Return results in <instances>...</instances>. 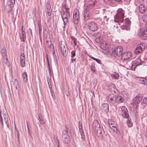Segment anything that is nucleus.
<instances>
[{
  "label": "nucleus",
  "instance_id": "f257e3e1",
  "mask_svg": "<svg viewBox=\"0 0 147 147\" xmlns=\"http://www.w3.org/2000/svg\"><path fill=\"white\" fill-rule=\"evenodd\" d=\"M124 11L121 9H119L117 11L116 15L114 16L115 22L121 23L124 17Z\"/></svg>",
  "mask_w": 147,
  "mask_h": 147
},
{
  "label": "nucleus",
  "instance_id": "f03ea898",
  "mask_svg": "<svg viewBox=\"0 0 147 147\" xmlns=\"http://www.w3.org/2000/svg\"><path fill=\"white\" fill-rule=\"evenodd\" d=\"M59 46L60 47L61 52L64 56L67 55V48L65 43L62 41L59 42Z\"/></svg>",
  "mask_w": 147,
  "mask_h": 147
},
{
  "label": "nucleus",
  "instance_id": "7ed1b4c3",
  "mask_svg": "<svg viewBox=\"0 0 147 147\" xmlns=\"http://www.w3.org/2000/svg\"><path fill=\"white\" fill-rule=\"evenodd\" d=\"M88 26L89 29L92 31H96L98 28L97 24L93 21L88 22Z\"/></svg>",
  "mask_w": 147,
  "mask_h": 147
},
{
  "label": "nucleus",
  "instance_id": "20e7f679",
  "mask_svg": "<svg viewBox=\"0 0 147 147\" xmlns=\"http://www.w3.org/2000/svg\"><path fill=\"white\" fill-rule=\"evenodd\" d=\"M80 18L79 11L77 9H75L73 13L74 22L75 24H77Z\"/></svg>",
  "mask_w": 147,
  "mask_h": 147
},
{
  "label": "nucleus",
  "instance_id": "39448f33",
  "mask_svg": "<svg viewBox=\"0 0 147 147\" xmlns=\"http://www.w3.org/2000/svg\"><path fill=\"white\" fill-rule=\"evenodd\" d=\"M124 24L121 25V28L122 30L125 29L126 30H129L130 28L131 23L130 21L129 18H126L124 20Z\"/></svg>",
  "mask_w": 147,
  "mask_h": 147
},
{
  "label": "nucleus",
  "instance_id": "423d86ee",
  "mask_svg": "<svg viewBox=\"0 0 147 147\" xmlns=\"http://www.w3.org/2000/svg\"><path fill=\"white\" fill-rule=\"evenodd\" d=\"M61 15L64 25L63 28H65V25L68 22V16H70V15L69 16L67 12L64 11L61 13Z\"/></svg>",
  "mask_w": 147,
  "mask_h": 147
},
{
  "label": "nucleus",
  "instance_id": "0eeeda50",
  "mask_svg": "<svg viewBox=\"0 0 147 147\" xmlns=\"http://www.w3.org/2000/svg\"><path fill=\"white\" fill-rule=\"evenodd\" d=\"M68 131L67 129L63 131L62 138L63 139H64V141L66 143H68L70 141L69 136L68 134Z\"/></svg>",
  "mask_w": 147,
  "mask_h": 147
},
{
  "label": "nucleus",
  "instance_id": "6e6552de",
  "mask_svg": "<svg viewBox=\"0 0 147 147\" xmlns=\"http://www.w3.org/2000/svg\"><path fill=\"white\" fill-rule=\"evenodd\" d=\"M132 56V53L130 51L124 52L122 55L121 59L123 61L127 60Z\"/></svg>",
  "mask_w": 147,
  "mask_h": 147
},
{
  "label": "nucleus",
  "instance_id": "1a4fd4ad",
  "mask_svg": "<svg viewBox=\"0 0 147 147\" xmlns=\"http://www.w3.org/2000/svg\"><path fill=\"white\" fill-rule=\"evenodd\" d=\"M83 19L86 23L89 20L91 19V16L89 11H86L84 9V12L82 13Z\"/></svg>",
  "mask_w": 147,
  "mask_h": 147
},
{
  "label": "nucleus",
  "instance_id": "9d476101",
  "mask_svg": "<svg viewBox=\"0 0 147 147\" xmlns=\"http://www.w3.org/2000/svg\"><path fill=\"white\" fill-rule=\"evenodd\" d=\"M142 97L141 95H137L134 99L132 104L134 105L138 104L140 102V100H142Z\"/></svg>",
  "mask_w": 147,
  "mask_h": 147
},
{
  "label": "nucleus",
  "instance_id": "9b49d317",
  "mask_svg": "<svg viewBox=\"0 0 147 147\" xmlns=\"http://www.w3.org/2000/svg\"><path fill=\"white\" fill-rule=\"evenodd\" d=\"M114 52L117 56H120L123 52L122 47L121 46H117L114 50Z\"/></svg>",
  "mask_w": 147,
  "mask_h": 147
},
{
  "label": "nucleus",
  "instance_id": "f8f14e48",
  "mask_svg": "<svg viewBox=\"0 0 147 147\" xmlns=\"http://www.w3.org/2000/svg\"><path fill=\"white\" fill-rule=\"evenodd\" d=\"M46 7L47 15L50 16L51 15L52 9H51V5L50 1H48L46 4Z\"/></svg>",
  "mask_w": 147,
  "mask_h": 147
},
{
  "label": "nucleus",
  "instance_id": "ddd939ff",
  "mask_svg": "<svg viewBox=\"0 0 147 147\" xmlns=\"http://www.w3.org/2000/svg\"><path fill=\"white\" fill-rule=\"evenodd\" d=\"M15 3V0H9L7 3V7L9 11H11Z\"/></svg>",
  "mask_w": 147,
  "mask_h": 147
},
{
  "label": "nucleus",
  "instance_id": "4468645a",
  "mask_svg": "<svg viewBox=\"0 0 147 147\" xmlns=\"http://www.w3.org/2000/svg\"><path fill=\"white\" fill-rule=\"evenodd\" d=\"M1 53L2 54V55L3 57L4 60V62L6 63L8 59L7 58V51L5 48H3L1 51Z\"/></svg>",
  "mask_w": 147,
  "mask_h": 147
},
{
  "label": "nucleus",
  "instance_id": "2eb2a0df",
  "mask_svg": "<svg viewBox=\"0 0 147 147\" xmlns=\"http://www.w3.org/2000/svg\"><path fill=\"white\" fill-rule=\"evenodd\" d=\"M21 65L22 67H24L26 65L25 57L24 53H22L20 55Z\"/></svg>",
  "mask_w": 147,
  "mask_h": 147
},
{
  "label": "nucleus",
  "instance_id": "dca6fc26",
  "mask_svg": "<svg viewBox=\"0 0 147 147\" xmlns=\"http://www.w3.org/2000/svg\"><path fill=\"white\" fill-rule=\"evenodd\" d=\"M96 134L98 137L100 139H102L103 135L102 133V128L101 127L96 129Z\"/></svg>",
  "mask_w": 147,
  "mask_h": 147
},
{
  "label": "nucleus",
  "instance_id": "f3484780",
  "mask_svg": "<svg viewBox=\"0 0 147 147\" xmlns=\"http://www.w3.org/2000/svg\"><path fill=\"white\" fill-rule=\"evenodd\" d=\"M141 37L144 40L147 39V30H141Z\"/></svg>",
  "mask_w": 147,
  "mask_h": 147
},
{
  "label": "nucleus",
  "instance_id": "a211bd4d",
  "mask_svg": "<svg viewBox=\"0 0 147 147\" xmlns=\"http://www.w3.org/2000/svg\"><path fill=\"white\" fill-rule=\"evenodd\" d=\"M94 5V3L88 5L84 9L86 11H89V12L90 13L92 9L93 8Z\"/></svg>",
  "mask_w": 147,
  "mask_h": 147
},
{
  "label": "nucleus",
  "instance_id": "6ab92c4d",
  "mask_svg": "<svg viewBox=\"0 0 147 147\" xmlns=\"http://www.w3.org/2000/svg\"><path fill=\"white\" fill-rule=\"evenodd\" d=\"M102 109L105 112H107L109 110V104L107 103H103L102 105Z\"/></svg>",
  "mask_w": 147,
  "mask_h": 147
},
{
  "label": "nucleus",
  "instance_id": "aec40b11",
  "mask_svg": "<svg viewBox=\"0 0 147 147\" xmlns=\"http://www.w3.org/2000/svg\"><path fill=\"white\" fill-rule=\"evenodd\" d=\"M139 9L141 13H144L146 11V7L143 5L140 4L139 6Z\"/></svg>",
  "mask_w": 147,
  "mask_h": 147
},
{
  "label": "nucleus",
  "instance_id": "412c9836",
  "mask_svg": "<svg viewBox=\"0 0 147 147\" xmlns=\"http://www.w3.org/2000/svg\"><path fill=\"white\" fill-rule=\"evenodd\" d=\"M115 100L116 103H120L122 102L123 100L122 96H117L115 97Z\"/></svg>",
  "mask_w": 147,
  "mask_h": 147
},
{
  "label": "nucleus",
  "instance_id": "4be33fe9",
  "mask_svg": "<svg viewBox=\"0 0 147 147\" xmlns=\"http://www.w3.org/2000/svg\"><path fill=\"white\" fill-rule=\"evenodd\" d=\"M109 45L106 42L101 43L100 44V47L101 48L104 50H106L109 47Z\"/></svg>",
  "mask_w": 147,
  "mask_h": 147
},
{
  "label": "nucleus",
  "instance_id": "5701e85b",
  "mask_svg": "<svg viewBox=\"0 0 147 147\" xmlns=\"http://www.w3.org/2000/svg\"><path fill=\"white\" fill-rule=\"evenodd\" d=\"M79 131L81 136V138L83 140H84L85 139V136L84 133L83 131V129H82V126H79Z\"/></svg>",
  "mask_w": 147,
  "mask_h": 147
},
{
  "label": "nucleus",
  "instance_id": "b1692460",
  "mask_svg": "<svg viewBox=\"0 0 147 147\" xmlns=\"http://www.w3.org/2000/svg\"><path fill=\"white\" fill-rule=\"evenodd\" d=\"M8 116V115H6L5 113L4 112L3 113V117L4 118V121L7 127H9V125Z\"/></svg>",
  "mask_w": 147,
  "mask_h": 147
},
{
  "label": "nucleus",
  "instance_id": "393cba45",
  "mask_svg": "<svg viewBox=\"0 0 147 147\" xmlns=\"http://www.w3.org/2000/svg\"><path fill=\"white\" fill-rule=\"evenodd\" d=\"M127 64V65H129L130 67L131 68L132 70H135V69L136 67L138 65H133L134 62H131L130 61H128Z\"/></svg>",
  "mask_w": 147,
  "mask_h": 147
},
{
  "label": "nucleus",
  "instance_id": "a878e982",
  "mask_svg": "<svg viewBox=\"0 0 147 147\" xmlns=\"http://www.w3.org/2000/svg\"><path fill=\"white\" fill-rule=\"evenodd\" d=\"M93 127L95 129L98 128L100 127L98 122L96 120H94L93 122Z\"/></svg>",
  "mask_w": 147,
  "mask_h": 147
},
{
  "label": "nucleus",
  "instance_id": "bb28decb",
  "mask_svg": "<svg viewBox=\"0 0 147 147\" xmlns=\"http://www.w3.org/2000/svg\"><path fill=\"white\" fill-rule=\"evenodd\" d=\"M111 75L112 79H118L119 77V74L116 72H114L113 74H111Z\"/></svg>",
  "mask_w": 147,
  "mask_h": 147
},
{
  "label": "nucleus",
  "instance_id": "cd10ccee",
  "mask_svg": "<svg viewBox=\"0 0 147 147\" xmlns=\"http://www.w3.org/2000/svg\"><path fill=\"white\" fill-rule=\"evenodd\" d=\"M22 77L24 81V82H27L28 81V76L26 72H24L22 73Z\"/></svg>",
  "mask_w": 147,
  "mask_h": 147
},
{
  "label": "nucleus",
  "instance_id": "c85d7f7f",
  "mask_svg": "<svg viewBox=\"0 0 147 147\" xmlns=\"http://www.w3.org/2000/svg\"><path fill=\"white\" fill-rule=\"evenodd\" d=\"M142 51V48L140 46L137 47L135 51V53L136 54H138Z\"/></svg>",
  "mask_w": 147,
  "mask_h": 147
},
{
  "label": "nucleus",
  "instance_id": "c756f323",
  "mask_svg": "<svg viewBox=\"0 0 147 147\" xmlns=\"http://www.w3.org/2000/svg\"><path fill=\"white\" fill-rule=\"evenodd\" d=\"M139 80L140 81V83L142 84H144L146 85V83H147V80L146 79L144 78H140Z\"/></svg>",
  "mask_w": 147,
  "mask_h": 147
},
{
  "label": "nucleus",
  "instance_id": "7c9ffc66",
  "mask_svg": "<svg viewBox=\"0 0 147 147\" xmlns=\"http://www.w3.org/2000/svg\"><path fill=\"white\" fill-rule=\"evenodd\" d=\"M25 33H20V38L22 42H24L26 38V36L25 34Z\"/></svg>",
  "mask_w": 147,
  "mask_h": 147
},
{
  "label": "nucleus",
  "instance_id": "2f4dec72",
  "mask_svg": "<svg viewBox=\"0 0 147 147\" xmlns=\"http://www.w3.org/2000/svg\"><path fill=\"white\" fill-rule=\"evenodd\" d=\"M102 40V38L101 37L100 35L99 36L95 39V41L98 43H100Z\"/></svg>",
  "mask_w": 147,
  "mask_h": 147
},
{
  "label": "nucleus",
  "instance_id": "473e14b6",
  "mask_svg": "<svg viewBox=\"0 0 147 147\" xmlns=\"http://www.w3.org/2000/svg\"><path fill=\"white\" fill-rule=\"evenodd\" d=\"M127 124L129 127H131L132 126V122L130 119H128L127 121Z\"/></svg>",
  "mask_w": 147,
  "mask_h": 147
},
{
  "label": "nucleus",
  "instance_id": "72a5a7b5",
  "mask_svg": "<svg viewBox=\"0 0 147 147\" xmlns=\"http://www.w3.org/2000/svg\"><path fill=\"white\" fill-rule=\"evenodd\" d=\"M121 110L123 113L127 112H128L127 108L124 106H122L121 107Z\"/></svg>",
  "mask_w": 147,
  "mask_h": 147
},
{
  "label": "nucleus",
  "instance_id": "f704fd0d",
  "mask_svg": "<svg viewBox=\"0 0 147 147\" xmlns=\"http://www.w3.org/2000/svg\"><path fill=\"white\" fill-rule=\"evenodd\" d=\"M91 70L92 71H94L96 70L95 67V64L94 63H92L91 64V66L90 67Z\"/></svg>",
  "mask_w": 147,
  "mask_h": 147
},
{
  "label": "nucleus",
  "instance_id": "c9c22d12",
  "mask_svg": "<svg viewBox=\"0 0 147 147\" xmlns=\"http://www.w3.org/2000/svg\"><path fill=\"white\" fill-rule=\"evenodd\" d=\"M63 7L66 10V12H67V13L68 14V15L69 16V9L65 5H64L63 6Z\"/></svg>",
  "mask_w": 147,
  "mask_h": 147
},
{
  "label": "nucleus",
  "instance_id": "e433bc0d",
  "mask_svg": "<svg viewBox=\"0 0 147 147\" xmlns=\"http://www.w3.org/2000/svg\"><path fill=\"white\" fill-rule=\"evenodd\" d=\"M114 98V96L113 94H110L107 97L108 100L110 102L112 100V98Z\"/></svg>",
  "mask_w": 147,
  "mask_h": 147
},
{
  "label": "nucleus",
  "instance_id": "4c0bfd02",
  "mask_svg": "<svg viewBox=\"0 0 147 147\" xmlns=\"http://www.w3.org/2000/svg\"><path fill=\"white\" fill-rule=\"evenodd\" d=\"M89 57L90 58L92 59H93L94 60H95L98 63H100L101 61L100 60H99V59L95 58L94 57H91V56H89Z\"/></svg>",
  "mask_w": 147,
  "mask_h": 147
},
{
  "label": "nucleus",
  "instance_id": "58836bf2",
  "mask_svg": "<svg viewBox=\"0 0 147 147\" xmlns=\"http://www.w3.org/2000/svg\"><path fill=\"white\" fill-rule=\"evenodd\" d=\"M127 112L123 113L122 114L123 117L124 118H127L129 116V115L127 114Z\"/></svg>",
  "mask_w": 147,
  "mask_h": 147
},
{
  "label": "nucleus",
  "instance_id": "ea45409f",
  "mask_svg": "<svg viewBox=\"0 0 147 147\" xmlns=\"http://www.w3.org/2000/svg\"><path fill=\"white\" fill-rule=\"evenodd\" d=\"M114 123V121L110 119L108 120V123L110 126L112 125Z\"/></svg>",
  "mask_w": 147,
  "mask_h": 147
},
{
  "label": "nucleus",
  "instance_id": "a19ab883",
  "mask_svg": "<svg viewBox=\"0 0 147 147\" xmlns=\"http://www.w3.org/2000/svg\"><path fill=\"white\" fill-rule=\"evenodd\" d=\"M39 117V119H40L39 121L40 123L41 124H43L45 122V121H44L43 119H42L41 118H40V117L38 116Z\"/></svg>",
  "mask_w": 147,
  "mask_h": 147
},
{
  "label": "nucleus",
  "instance_id": "79ce46f5",
  "mask_svg": "<svg viewBox=\"0 0 147 147\" xmlns=\"http://www.w3.org/2000/svg\"><path fill=\"white\" fill-rule=\"evenodd\" d=\"M110 127L111 128L112 127V129H113V130L114 131H117V128L115 126H113L112 125H110Z\"/></svg>",
  "mask_w": 147,
  "mask_h": 147
},
{
  "label": "nucleus",
  "instance_id": "37998d69",
  "mask_svg": "<svg viewBox=\"0 0 147 147\" xmlns=\"http://www.w3.org/2000/svg\"><path fill=\"white\" fill-rule=\"evenodd\" d=\"M75 51H72L71 52V57L72 58H73L75 56Z\"/></svg>",
  "mask_w": 147,
  "mask_h": 147
},
{
  "label": "nucleus",
  "instance_id": "c03bdc74",
  "mask_svg": "<svg viewBox=\"0 0 147 147\" xmlns=\"http://www.w3.org/2000/svg\"><path fill=\"white\" fill-rule=\"evenodd\" d=\"M110 102L113 104L116 103V101H115V97L114 96V98H112V100L110 101Z\"/></svg>",
  "mask_w": 147,
  "mask_h": 147
},
{
  "label": "nucleus",
  "instance_id": "a18cd8bd",
  "mask_svg": "<svg viewBox=\"0 0 147 147\" xmlns=\"http://www.w3.org/2000/svg\"><path fill=\"white\" fill-rule=\"evenodd\" d=\"M47 42V46L48 47H50L51 46L52 43L51 42H49L48 41V40H47L46 41Z\"/></svg>",
  "mask_w": 147,
  "mask_h": 147
},
{
  "label": "nucleus",
  "instance_id": "49530a36",
  "mask_svg": "<svg viewBox=\"0 0 147 147\" xmlns=\"http://www.w3.org/2000/svg\"><path fill=\"white\" fill-rule=\"evenodd\" d=\"M143 102L144 104L147 103V98L146 97L144 98L143 100Z\"/></svg>",
  "mask_w": 147,
  "mask_h": 147
},
{
  "label": "nucleus",
  "instance_id": "de8ad7c7",
  "mask_svg": "<svg viewBox=\"0 0 147 147\" xmlns=\"http://www.w3.org/2000/svg\"><path fill=\"white\" fill-rule=\"evenodd\" d=\"M76 61V59L72 58L71 59V62L73 63L74 62H75Z\"/></svg>",
  "mask_w": 147,
  "mask_h": 147
},
{
  "label": "nucleus",
  "instance_id": "09e8293b",
  "mask_svg": "<svg viewBox=\"0 0 147 147\" xmlns=\"http://www.w3.org/2000/svg\"><path fill=\"white\" fill-rule=\"evenodd\" d=\"M39 34H40V40H41V35H40V32H41V30H40V29H39Z\"/></svg>",
  "mask_w": 147,
  "mask_h": 147
},
{
  "label": "nucleus",
  "instance_id": "8fccbe9b",
  "mask_svg": "<svg viewBox=\"0 0 147 147\" xmlns=\"http://www.w3.org/2000/svg\"><path fill=\"white\" fill-rule=\"evenodd\" d=\"M48 84H49V88H52V86L51 84H50V83L49 82H48Z\"/></svg>",
  "mask_w": 147,
  "mask_h": 147
},
{
  "label": "nucleus",
  "instance_id": "3c124183",
  "mask_svg": "<svg viewBox=\"0 0 147 147\" xmlns=\"http://www.w3.org/2000/svg\"><path fill=\"white\" fill-rule=\"evenodd\" d=\"M51 95H52V97H53V98H54L55 96H54V94L53 92L52 93H51Z\"/></svg>",
  "mask_w": 147,
  "mask_h": 147
},
{
  "label": "nucleus",
  "instance_id": "603ef678",
  "mask_svg": "<svg viewBox=\"0 0 147 147\" xmlns=\"http://www.w3.org/2000/svg\"><path fill=\"white\" fill-rule=\"evenodd\" d=\"M20 33H25V32L24 31V29H23V30L21 29V32H20Z\"/></svg>",
  "mask_w": 147,
  "mask_h": 147
},
{
  "label": "nucleus",
  "instance_id": "864d4df0",
  "mask_svg": "<svg viewBox=\"0 0 147 147\" xmlns=\"http://www.w3.org/2000/svg\"><path fill=\"white\" fill-rule=\"evenodd\" d=\"M124 0L126 2H129L131 0Z\"/></svg>",
  "mask_w": 147,
  "mask_h": 147
},
{
  "label": "nucleus",
  "instance_id": "5fc2aeb1",
  "mask_svg": "<svg viewBox=\"0 0 147 147\" xmlns=\"http://www.w3.org/2000/svg\"><path fill=\"white\" fill-rule=\"evenodd\" d=\"M50 92H51V93H52L53 92V90L52 88H50Z\"/></svg>",
  "mask_w": 147,
  "mask_h": 147
},
{
  "label": "nucleus",
  "instance_id": "6e6d98bb",
  "mask_svg": "<svg viewBox=\"0 0 147 147\" xmlns=\"http://www.w3.org/2000/svg\"><path fill=\"white\" fill-rule=\"evenodd\" d=\"M74 44L75 45H76V40L75 39H74Z\"/></svg>",
  "mask_w": 147,
  "mask_h": 147
},
{
  "label": "nucleus",
  "instance_id": "4d7b16f0",
  "mask_svg": "<svg viewBox=\"0 0 147 147\" xmlns=\"http://www.w3.org/2000/svg\"><path fill=\"white\" fill-rule=\"evenodd\" d=\"M23 28H24V26H22L21 27V29H22V30L24 29Z\"/></svg>",
  "mask_w": 147,
  "mask_h": 147
},
{
  "label": "nucleus",
  "instance_id": "13d9d810",
  "mask_svg": "<svg viewBox=\"0 0 147 147\" xmlns=\"http://www.w3.org/2000/svg\"><path fill=\"white\" fill-rule=\"evenodd\" d=\"M14 82L15 83H18V82H17V80H15V81H14Z\"/></svg>",
  "mask_w": 147,
  "mask_h": 147
},
{
  "label": "nucleus",
  "instance_id": "bf43d9fd",
  "mask_svg": "<svg viewBox=\"0 0 147 147\" xmlns=\"http://www.w3.org/2000/svg\"><path fill=\"white\" fill-rule=\"evenodd\" d=\"M115 0L117 1H121V0Z\"/></svg>",
  "mask_w": 147,
  "mask_h": 147
},
{
  "label": "nucleus",
  "instance_id": "052dcab7",
  "mask_svg": "<svg viewBox=\"0 0 147 147\" xmlns=\"http://www.w3.org/2000/svg\"><path fill=\"white\" fill-rule=\"evenodd\" d=\"M111 85H113V86L114 85V84H113V83H111Z\"/></svg>",
  "mask_w": 147,
  "mask_h": 147
},
{
  "label": "nucleus",
  "instance_id": "680f3d73",
  "mask_svg": "<svg viewBox=\"0 0 147 147\" xmlns=\"http://www.w3.org/2000/svg\"><path fill=\"white\" fill-rule=\"evenodd\" d=\"M16 89H17V86H16Z\"/></svg>",
  "mask_w": 147,
  "mask_h": 147
},
{
  "label": "nucleus",
  "instance_id": "e2e57ef3",
  "mask_svg": "<svg viewBox=\"0 0 147 147\" xmlns=\"http://www.w3.org/2000/svg\"><path fill=\"white\" fill-rule=\"evenodd\" d=\"M28 130H29V128H28Z\"/></svg>",
  "mask_w": 147,
  "mask_h": 147
},
{
  "label": "nucleus",
  "instance_id": "0e129e2a",
  "mask_svg": "<svg viewBox=\"0 0 147 147\" xmlns=\"http://www.w3.org/2000/svg\"><path fill=\"white\" fill-rule=\"evenodd\" d=\"M79 126H81V125H80V124H79Z\"/></svg>",
  "mask_w": 147,
  "mask_h": 147
},
{
  "label": "nucleus",
  "instance_id": "69168bd1",
  "mask_svg": "<svg viewBox=\"0 0 147 147\" xmlns=\"http://www.w3.org/2000/svg\"><path fill=\"white\" fill-rule=\"evenodd\" d=\"M146 85L147 86V83H146Z\"/></svg>",
  "mask_w": 147,
  "mask_h": 147
},
{
  "label": "nucleus",
  "instance_id": "338daca9",
  "mask_svg": "<svg viewBox=\"0 0 147 147\" xmlns=\"http://www.w3.org/2000/svg\"><path fill=\"white\" fill-rule=\"evenodd\" d=\"M58 147H59V144H58Z\"/></svg>",
  "mask_w": 147,
  "mask_h": 147
}]
</instances>
